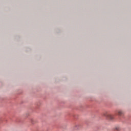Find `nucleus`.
Wrapping results in <instances>:
<instances>
[{
    "instance_id": "f03ea898",
    "label": "nucleus",
    "mask_w": 131,
    "mask_h": 131,
    "mask_svg": "<svg viewBox=\"0 0 131 131\" xmlns=\"http://www.w3.org/2000/svg\"><path fill=\"white\" fill-rule=\"evenodd\" d=\"M106 116H107L108 119L110 120H113V119H114V117L111 115H107Z\"/></svg>"
},
{
    "instance_id": "7ed1b4c3",
    "label": "nucleus",
    "mask_w": 131,
    "mask_h": 131,
    "mask_svg": "<svg viewBox=\"0 0 131 131\" xmlns=\"http://www.w3.org/2000/svg\"><path fill=\"white\" fill-rule=\"evenodd\" d=\"M120 130V128L119 126L115 127V130L118 131Z\"/></svg>"
},
{
    "instance_id": "f257e3e1",
    "label": "nucleus",
    "mask_w": 131,
    "mask_h": 131,
    "mask_svg": "<svg viewBox=\"0 0 131 131\" xmlns=\"http://www.w3.org/2000/svg\"><path fill=\"white\" fill-rule=\"evenodd\" d=\"M118 115H119V116H122V115H123L124 113L121 110H119L118 111H117Z\"/></svg>"
}]
</instances>
